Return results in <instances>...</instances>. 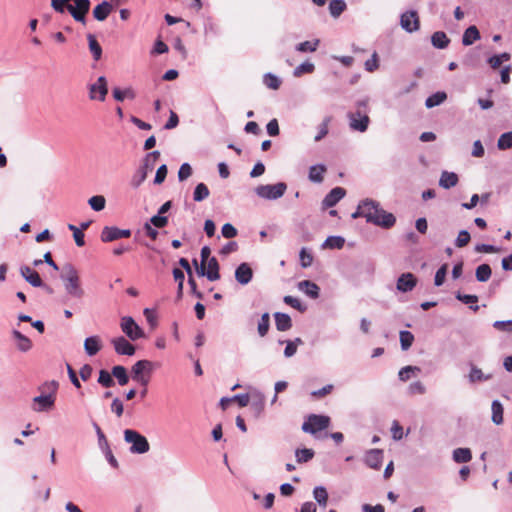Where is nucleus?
Instances as JSON below:
<instances>
[{
    "label": "nucleus",
    "mask_w": 512,
    "mask_h": 512,
    "mask_svg": "<svg viewBox=\"0 0 512 512\" xmlns=\"http://www.w3.org/2000/svg\"><path fill=\"white\" fill-rule=\"evenodd\" d=\"M120 327L122 332L131 341H136L145 336L142 328L135 322V320L131 316L122 317Z\"/></svg>",
    "instance_id": "obj_7"
},
{
    "label": "nucleus",
    "mask_w": 512,
    "mask_h": 512,
    "mask_svg": "<svg viewBox=\"0 0 512 512\" xmlns=\"http://www.w3.org/2000/svg\"><path fill=\"white\" fill-rule=\"evenodd\" d=\"M92 426L96 432L97 438H98V445L103 454L105 455L106 460L108 463L113 467H118V461L114 457L112 450L109 446L108 440L105 436V434L102 432L100 426L96 422H92Z\"/></svg>",
    "instance_id": "obj_8"
},
{
    "label": "nucleus",
    "mask_w": 512,
    "mask_h": 512,
    "mask_svg": "<svg viewBox=\"0 0 512 512\" xmlns=\"http://www.w3.org/2000/svg\"><path fill=\"white\" fill-rule=\"evenodd\" d=\"M299 256H300L301 266L303 268H307L312 265L313 256L310 252H308L306 250V248L301 249Z\"/></svg>",
    "instance_id": "obj_62"
},
{
    "label": "nucleus",
    "mask_w": 512,
    "mask_h": 512,
    "mask_svg": "<svg viewBox=\"0 0 512 512\" xmlns=\"http://www.w3.org/2000/svg\"><path fill=\"white\" fill-rule=\"evenodd\" d=\"M448 265L443 264L435 273L434 284L439 287L443 285L446 275H447Z\"/></svg>",
    "instance_id": "obj_59"
},
{
    "label": "nucleus",
    "mask_w": 512,
    "mask_h": 512,
    "mask_svg": "<svg viewBox=\"0 0 512 512\" xmlns=\"http://www.w3.org/2000/svg\"><path fill=\"white\" fill-rule=\"evenodd\" d=\"M413 341L414 335L410 331L402 330L400 332V344L402 350H408L412 346Z\"/></svg>",
    "instance_id": "obj_52"
},
{
    "label": "nucleus",
    "mask_w": 512,
    "mask_h": 512,
    "mask_svg": "<svg viewBox=\"0 0 512 512\" xmlns=\"http://www.w3.org/2000/svg\"><path fill=\"white\" fill-rule=\"evenodd\" d=\"M315 70V66L313 63L309 62V61H305L303 63H301L300 65H298L294 71H293V76L294 77H300L302 76L303 74H309V73H312L313 71Z\"/></svg>",
    "instance_id": "obj_50"
},
{
    "label": "nucleus",
    "mask_w": 512,
    "mask_h": 512,
    "mask_svg": "<svg viewBox=\"0 0 512 512\" xmlns=\"http://www.w3.org/2000/svg\"><path fill=\"white\" fill-rule=\"evenodd\" d=\"M480 39V32L478 28L474 25L469 26L463 33L462 36V44L464 46H470L475 41Z\"/></svg>",
    "instance_id": "obj_30"
},
{
    "label": "nucleus",
    "mask_w": 512,
    "mask_h": 512,
    "mask_svg": "<svg viewBox=\"0 0 512 512\" xmlns=\"http://www.w3.org/2000/svg\"><path fill=\"white\" fill-rule=\"evenodd\" d=\"M87 39H88L89 50L92 53L94 60H96V61L100 60L101 56H102V48H101L100 44L96 40L95 36L92 34H89L87 36Z\"/></svg>",
    "instance_id": "obj_40"
},
{
    "label": "nucleus",
    "mask_w": 512,
    "mask_h": 512,
    "mask_svg": "<svg viewBox=\"0 0 512 512\" xmlns=\"http://www.w3.org/2000/svg\"><path fill=\"white\" fill-rule=\"evenodd\" d=\"M364 462L372 469H380L383 462V451L381 449H370L365 454Z\"/></svg>",
    "instance_id": "obj_19"
},
{
    "label": "nucleus",
    "mask_w": 512,
    "mask_h": 512,
    "mask_svg": "<svg viewBox=\"0 0 512 512\" xmlns=\"http://www.w3.org/2000/svg\"><path fill=\"white\" fill-rule=\"evenodd\" d=\"M20 274L28 282L32 287H42L44 286V282L41 279L40 275L37 271L33 270L31 267L27 265L20 266Z\"/></svg>",
    "instance_id": "obj_16"
},
{
    "label": "nucleus",
    "mask_w": 512,
    "mask_h": 512,
    "mask_svg": "<svg viewBox=\"0 0 512 512\" xmlns=\"http://www.w3.org/2000/svg\"><path fill=\"white\" fill-rule=\"evenodd\" d=\"M88 203L94 211H102L105 208L106 200L101 195L92 196Z\"/></svg>",
    "instance_id": "obj_53"
},
{
    "label": "nucleus",
    "mask_w": 512,
    "mask_h": 512,
    "mask_svg": "<svg viewBox=\"0 0 512 512\" xmlns=\"http://www.w3.org/2000/svg\"><path fill=\"white\" fill-rule=\"evenodd\" d=\"M275 325L278 331H288L292 327L291 317L282 312L274 313Z\"/></svg>",
    "instance_id": "obj_26"
},
{
    "label": "nucleus",
    "mask_w": 512,
    "mask_h": 512,
    "mask_svg": "<svg viewBox=\"0 0 512 512\" xmlns=\"http://www.w3.org/2000/svg\"><path fill=\"white\" fill-rule=\"evenodd\" d=\"M431 43L437 49H445L449 45L450 39L445 32L436 31L431 36Z\"/></svg>",
    "instance_id": "obj_34"
},
{
    "label": "nucleus",
    "mask_w": 512,
    "mask_h": 512,
    "mask_svg": "<svg viewBox=\"0 0 512 512\" xmlns=\"http://www.w3.org/2000/svg\"><path fill=\"white\" fill-rule=\"evenodd\" d=\"M469 381L471 383L487 381L492 378L491 374H484L481 369L472 365L469 373Z\"/></svg>",
    "instance_id": "obj_39"
},
{
    "label": "nucleus",
    "mask_w": 512,
    "mask_h": 512,
    "mask_svg": "<svg viewBox=\"0 0 512 512\" xmlns=\"http://www.w3.org/2000/svg\"><path fill=\"white\" fill-rule=\"evenodd\" d=\"M193 264L196 266L197 274L201 277L206 276L209 281H217L220 279V266L215 257H211L206 263L208 269L206 270L205 265L198 266L197 259H193Z\"/></svg>",
    "instance_id": "obj_6"
},
{
    "label": "nucleus",
    "mask_w": 512,
    "mask_h": 512,
    "mask_svg": "<svg viewBox=\"0 0 512 512\" xmlns=\"http://www.w3.org/2000/svg\"><path fill=\"white\" fill-rule=\"evenodd\" d=\"M97 382L105 388L113 387L115 385V381L112 376V371L108 372L105 369L100 370Z\"/></svg>",
    "instance_id": "obj_46"
},
{
    "label": "nucleus",
    "mask_w": 512,
    "mask_h": 512,
    "mask_svg": "<svg viewBox=\"0 0 512 512\" xmlns=\"http://www.w3.org/2000/svg\"><path fill=\"white\" fill-rule=\"evenodd\" d=\"M58 387H59L58 382L55 380H52V381L44 382L39 387V390L42 392V394L47 393V394H51L52 396L55 397Z\"/></svg>",
    "instance_id": "obj_54"
},
{
    "label": "nucleus",
    "mask_w": 512,
    "mask_h": 512,
    "mask_svg": "<svg viewBox=\"0 0 512 512\" xmlns=\"http://www.w3.org/2000/svg\"><path fill=\"white\" fill-rule=\"evenodd\" d=\"M458 175L454 172L443 171L439 179V186L444 189H450L457 185Z\"/></svg>",
    "instance_id": "obj_27"
},
{
    "label": "nucleus",
    "mask_w": 512,
    "mask_h": 512,
    "mask_svg": "<svg viewBox=\"0 0 512 512\" xmlns=\"http://www.w3.org/2000/svg\"><path fill=\"white\" fill-rule=\"evenodd\" d=\"M417 284V278L410 272L403 273L399 276L396 283L398 291L407 293L412 291Z\"/></svg>",
    "instance_id": "obj_17"
},
{
    "label": "nucleus",
    "mask_w": 512,
    "mask_h": 512,
    "mask_svg": "<svg viewBox=\"0 0 512 512\" xmlns=\"http://www.w3.org/2000/svg\"><path fill=\"white\" fill-rule=\"evenodd\" d=\"M346 195V190L342 187L333 188L322 200L323 208H331L334 207L344 196Z\"/></svg>",
    "instance_id": "obj_18"
},
{
    "label": "nucleus",
    "mask_w": 512,
    "mask_h": 512,
    "mask_svg": "<svg viewBox=\"0 0 512 512\" xmlns=\"http://www.w3.org/2000/svg\"><path fill=\"white\" fill-rule=\"evenodd\" d=\"M210 191L205 183H198L193 191V200L201 202L208 198Z\"/></svg>",
    "instance_id": "obj_45"
},
{
    "label": "nucleus",
    "mask_w": 512,
    "mask_h": 512,
    "mask_svg": "<svg viewBox=\"0 0 512 512\" xmlns=\"http://www.w3.org/2000/svg\"><path fill=\"white\" fill-rule=\"evenodd\" d=\"M344 0H331L329 3V12L332 17L338 18L346 9Z\"/></svg>",
    "instance_id": "obj_41"
},
{
    "label": "nucleus",
    "mask_w": 512,
    "mask_h": 512,
    "mask_svg": "<svg viewBox=\"0 0 512 512\" xmlns=\"http://www.w3.org/2000/svg\"><path fill=\"white\" fill-rule=\"evenodd\" d=\"M364 207H366V212L368 211L372 217H378L382 210L379 202L369 198L364 200Z\"/></svg>",
    "instance_id": "obj_49"
},
{
    "label": "nucleus",
    "mask_w": 512,
    "mask_h": 512,
    "mask_svg": "<svg viewBox=\"0 0 512 512\" xmlns=\"http://www.w3.org/2000/svg\"><path fill=\"white\" fill-rule=\"evenodd\" d=\"M298 289L312 299H317L320 294L319 286L310 280L300 281L298 283Z\"/></svg>",
    "instance_id": "obj_23"
},
{
    "label": "nucleus",
    "mask_w": 512,
    "mask_h": 512,
    "mask_svg": "<svg viewBox=\"0 0 512 512\" xmlns=\"http://www.w3.org/2000/svg\"><path fill=\"white\" fill-rule=\"evenodd\" d=\"M131 233L130 229H120L116 226H105L101 231L100 238L103 242H112L120 238H129Z\"/></svg>",
    "instance_id": "obj_11"
},
{
    "label": "nucleus",
    "mask_w": 512,
    "mask_h": 512,
    "mask_svg": "<svg viewBox=\"0 0 512 512\" xmlns=\"http://www.w3.org/2000/svg\"><path fill=\"white\" fill-rule=\"evenodd\" d=\"M368 216V223H372L384 229H389L396 223V217L392 213L385 211L383 208L378 217H372L370 214H368Z\"/></svg>",
    "instance_id": "obj_14"
},
{
    "label": "nucleus",
    "mask_w": 512,
    "mask_h": 512,
    "mask_svg": "<svg viewBox=\"0 0 512 512\" xmlns=\"http://www.w3.org/2000/svg\"><path fill=\"white\" fill-rule=\"evenodd\" d=\"M102 348L99 336H89L84 341V350L88 356L96 355Z\"/></svg>",
    "instance_id": "obj_24"
},
{
    "label": "nucleus",
    "mask_w": 512,
    "mask_h": 512,
    "mask_svg": "<svg viewBox=\"0 0 512 512\" xmlns=\"http://www.w3.org/2000/svg\"><path fill=\"white\" fill-rule=\"evenodd\" d=\"M345 239L342 236H328L321 245L322 249H342Z\"/></svg>",
    "instance_id": "obj_36"
},
{
    "label": "nucleus",
    "mask_w": 512,
    "mask_h": 512,
    "mask_svg": "<svg viewBox=\"0 0 512 512\" xmlns=\"http://www.w3.org/2000/svg\"><path fill=\"white\" fill-rule=\"evenodd\" d=\"M349 120V127L353 131L366 132L370 123V118L367 111L357 109L355 112L347 114Z\"/></svg>",
    "instance_id": "obj_5"
},
{
    "label": "nucleus",
    "mask_w": 512,
    "mask_h": 512,
    "mask_svg": "<svg viewBox=\"0 0 512 512\" xmlns=\"http://www.w3.org/2000/svg\"><path fill=\"white\" fill-rule=\"evenodd\" d=\"M493 327L501 332H512V320L495 321Z\"/></svg>",
    "instance_id": "obj_63"
},
{
    "label": "nucleus",
    "mask_w": 512,
    "mask_h": 512,
    "mask_svg": "<svg viewBox=\"0 0 512 512\" xmlns=\"http://www.w3.org/2000/svg\"><path fill=\"white\" fill-rule=\"evenodd\" d=\"M33 410L36 412H43L51 409L55 403V397L51 394H41L33 398Z\"/></svg>",
    "instance_id": "obj_20"
},
{
    "label": "nucleus",
    "mask_w": 512,
    "mask_h": 512,
    "mask_svg": "<svg viewBox=\"0 0 512 512\" xmlns=\"http://www.w3.org/2000/svg\"><path fill=\"white\" fill-rule=\"evenodd\" d=\"M153 169L154 166L152 165V163H149L145 159H143V163L136 170V172L133 174L130 180L131 187L134 189L139 188L142 185V183L146 180L148 173Z\"/></svg>",
    "instance_id": "obj_13"
},
{
    "label": "nucleus",
    "mask_w": 512,
    "mask_h": 512,
    "mask_svg": "<svg viewBox=\"0 0 512 512\" xmlns=\"http://www.w3.org/2000/svg\"><path fill=\"white\" fill-rule=\"evenodd\" d=\"M400 26L408 33L418 31L420 28L418 13L415 10L402 13L400 16Z\"/></svg>",
    "instance_id": "obj_10"
},
{
    "label": "nucleus",
    "mask_w": 512,
    "mask_h": 512,
    "mask_svg": "<svg viewBox=\"0 0 512 512\" xmlns=\"http://www.w3.org/2000/svg\"><path fill=\"white\" fill-rule=\"evenodd\" d=\"M491 420L495 425H501L503 423L504 408L499 400H493L491 404Z\"/></svg>",
    "instance_id": "obj_31"
},
{
    "label": "nucleus",
    "mask_w": 512,
    "mask_h": 512,
    "mask_svg": "<svg viewBox=\"0 0 512 512\" xmlns=\"http://www.w3.org/2000/svg\"><path fill=\"white\" fill-rule=\"evenodd\" d=\"M264 84L268 88L276 90L280 87L281 81L276 75H274L272 73H266L264 75Z\"/></svg>",
    "instance_id": "obj_56"
},
{
    "label": "nucleus",
    "mask_w": 512,
    "mask_h": 512,
    "mask_svg": "<svg viewBox=\"0 0 512 512\" xmlns=\"http://www.w3.org/2000/svg\"><path fill=\"white\" fill-rule=\"evenodd\" d=\"M420 368L417 366H405L400 369L398 376L401 381H407L411 378L412 374L419 372Z\"/></svg>",
    "instance_id": "obj_57"
},
{
    "label": "nucleus",
    "mask_w": 512,
    "mask_h": 512,
    "mask_svg": "<svg viewBox=\"0 0 512 512\" xmlns=\"http://www.w3.org/2000/svg\"><path fill=\"white\" fill-rule=\"evenodd\" d=\"M455 298L464 304H469L470 309H472L474 312L479 310V306L476 304L478 302V296L456 292Z\"/></svg>",
    "instance_id": "obj_37"
},
{
    "label": "nucleus",
    "mask_w": 512,
    "mask_h": 512,
    "mask_svg": "<svg viewBox=\"0 0 512 512\" xmlns=\"http://www.w3.org/2000/svg\"><path fill=\"white\" fill-rule=\"evenodd\" d=\"M320 40L314 39L311 41H304L295 46V50L301 53L315 52L319 47Z\"/></svg>",
    "instance_id": "obj_38"
},
{
    "label": "nucleus",
    "mask_w": 512,
    "mask_h": 512,
    "mask_svg": "<svg viewBox=\"0 0 512 512\" xmlns=\"http://www.w3.org/2000/svg\"><path fill=\"white\" fill-rule=\"evenodd\" d=\"M253 278V270L248 263H241L235 270V279L241 285H247Z\"/></svg>",
    "instance_id": "obj_21"
},
{
    "label": "nucleus",
    "mask_w": 512,
    "mask_h": 512,
    "mask_svg": "<svg viewBox=\"0 0 512 512\" xmlns=\"http://www.w3.org/2000/svg\"><path fill=\"white\" fill-rule=\"evenodd\" d=\"M492 275L491 267L488 264H481L476 268L475 276L479 282H487Z\"/></svg>",
    "instance_id": "obj_44"
},
{
    "label": "nucleus",
    "mask_w": 512,
    "mask_h": 512,
    "mask_svg": "<svg viewBox=\"0 0 512 512\" xmlns=\"http://www.w3.org/2000/svg\"><path fill=\"white\" fill-rule=\"evenodd\" d=\"M447 99V93L444 91H438L428 96L425 100V106L428 109L434 108L441 105Z\"/></svg>",
    "instance_id": "obj_33"
},
{
    "label": "nucleus",
    "mask_w": 512,
    "mask_h": 512,
    "mask_svg": "<svg viewBox=\"0 0 512 512\" xmlns=\"http://www.w3.org/2000/svg\"><path fill=\"white\" fill-rule=\"evenodd\" d=\"M331 121V118L330 117H326L322 123L318 126V133L317 135L315 136L314 140L316 142H319L321 141L324 137H326V135L328 134V127H329V123Z\"/></svg>",
    "instance_id": "obj_55"
},
{
    "label": "nucleus",
    "mask_w": 512,
    "mask_h": 512,
    "mask_svg": "<svg viewBox=\"0 0 512 512\" xmlns=\"http://www.w3.org/2000/svg\"><path fill=\"white\" fill-rule=\"evenodd\" d=\"M470 234L467 230H461L455 240V245L459 248L466 246L470 241Z\"/></svg>",
    "instance_id": "obj_64"
},
{
    "label": "nucleus",
    "mask_w": 512,
    "mask_h": 512,
    "mask_svg": "<svg viewBox=\"0 0 512 512\" xmlns=\"http://www.w3.org/2000/svg\"><path fill=\"white\" fill-rule=\"evenodd\" d=\"M452 459L456 463H468L472 460V452L469 448H456L452 452Z\"/></svg>",
    "instance_id": "obj_32"
},
{
    "label": "nucleus",
    "mask_w": 512,
    "mask_h": 512,
    "mask_svg": "<svg viewBox=\"0 0 512 512\" xmlns=\"http://www.w3.org/2000/svg\"><path fill=\"white\" fill-rule=\"evenodd\" d=\"M153 363L149 360H139L132 366V378H138L145 374H151Z\"/></svg>",
    "instance_id": "obj_22"
},
{
    "label": "nucleus",
    "mask_w": 512,
    "mask_h": 512,
    "mask_svg": "<svg viewBox=\"0 0 512 512\" xmlns=\"http://www.w3.org/2000/svg\"><path fill=\"white\" fill-rule=\"evenodd\" d=\"M13 338L17 342V349L21 352H27L32 348V342L31 340L19 332L18 330L12 331Z\"/></svg>",
    "instance_id": "obj_28"
},
{
    "label": "nucleus",
    "mask_w": 512,
    "mask_h": 512,
    "mask_svg": "<svg viewBox=\"0 0 512 512\" xmlns=\"http://www.w3.org/2000/svg\"><path fill=\"white\" fill-rule=\"evenodd\" d=\"M75 5L68 4L67 10L75 21L86 24V14L88 13L91 2L90 0H75Z\"/></svg>",
    "instance_id": "obj_9"
},
{
    "label": "nucleus",
    "mask_w": 512,
    "mask_h": 512,
    "mask_svg": "<svg viewBox=\"0 0 512 512\" xmlns=\"http://www.w3.org/2000/svg\"><path fill=\"white\" fill-rule=\"evenodd\" d=\"M287 190V184L278 182L276 184L258 185L255 193L258 197L265 200H277L281 198Z\"/></svg>",
    "instance_id": "obj_3"
},
{
    "label": "nucleus",
    "mask_w": 512,
    "mask_h": 512,
    "mask_svg": "<svg viewBox=\"0 0 512 512\" xmlns=\"http://www.w3.org/2000/svg\"><path fill=\"white\" fill-rule=\"evenodd\" d=\"M111 344L118 355L132 356L135 354V346L123 336L112 338Z\"/></svg>",
    "instance_id": "obj_15"
},
{
    "label": "nucleus",
    "mask_w": 512,
    "mask_h": 512,
    "mask_svg": "<svg viewBox=\"0 0 512 512\" xmlns=\"http://www.w3.org/2000/svg\"><path fill=\"white\" fill-rule=\"evenodd\" d=\"M313 496L315 501L321 506L326 507L328 501V493L324 486H316L313 489Z\"/></svg>",
    "instance_id": "obj_42"
},
{
    "label": "nucleus",
    "mask_w": 512,
    "mask_h": 512,
    "mask_svg": "<svg viewBox=\"0 0 512 512\" xmlns=\"http://www.w3.org/2000/svg\"><path fill=\"white\" fill-rule=\"evenodd\" d=\"M330 425V418L325 415L310 414L302 424V430L312 435L325 430Z\"/></svg>",
    "instance_id": "obj_4"
},
{
    "label": "nucleus",
    "mask_w": 512,
    "mask_h": 512,
    "mask_svg": "<svg viewBox=\"0 0 512 512\" xmlns=\"http://www.w3.org/2000/svg\"><path fill=\"white\" fill-rule=\"evenodd\" d=\"M283 301L285 304L293 307L294 309L304 312L306 310V306L301 303L299 299L296 297H293L291 295H287L283 298Z\"/></svg>",
    "instance_id": "obj_58"
},
{
    "label": "nucleus",
    "mask_w": 512,
    "mask_h": 512,
    "mask_svg": "<svg viewBox=\"0 0 512 512\" xmlns=\"http://www.w3.org/2000/svg\"><path fill=\"white\" fill-rule=\"evenodd\" d=\"M112 376L116 378L120 386H124L129 382L127 369L122 365H116L112 368Z\"/></svg>",
    "instance_id": "obj_35"
},
{
    "label": "nucleus",
    "mask_w": 512,
    "mask_h": 512,
    "mask_svg": "<svg viewBox=\"0 0 512 512\" xmlns=\"http://www.w3.org/2000/svg\"><path fill=\"white\" fill-rule=\"evenodd\" d=\"M497 147L499 150H507L512 148V131L505 132L500 135L497 141Z\"/></svg>",
    "instance_id": "obj_51"
},
{
    "label": "nucleus",
    "mask_w": 512,
    "mask_h": 512,
    "mask_svg": "<svg viewBox=\"0 0 512 512\" xmlns=\"http://www.w3.org/2000/svg\"><path fill=\"white\" fill-rule=\"evenodd\" d=\"M112 4L108 1H103L93 9V16L98 21H104L107 19L112 11Z\"/></svg>",
    "instance_id": "obj_25"
},
{
    "label": "nucleus",
    "mask_w": 512,
    "mask_h": 512,
    "mask_svg": "<svg viewBox=\"0 0 512 512\" xmlns=\"http://www.w3.org/2000/svg\"><path fill=\"white\" fill-rule=\"evenodd\" d=\"M59 277L67 297L81 300L85 296L79 271L72 263H65L62 266Z\"/></svg>",
    "instance_id": "obj_1"
},
{
    "label": "nucleus",
    "mask_w": 512,
    "mask_h": 512,
    "mask_svg": "<svg viewBox=\"0 0 512 512\" xmlns=\"http://www.w3.org/2000/svg\"><path fill=\"white\" fill-rule=\"evenodd\" d=\"M192 175V167L189 163H183L178 171V179L180 182L185 181Z\"/></svg>",
    "instance_id": "obj_61"
},
{
    "label": "nucleus",
    "mask_w": 512,
    "mask_h": 512,
    "mask_svg": "<svg viewBox=\"0 0 512 512\" xmlns=\"http://www.w3.org/2000/svg\"><path fill=\"white\" fill-rule=\"evenodd\" d=\"M124 441L131 444L129 451L132 454H144L150 449V444L147 438L136 430H124Z\"/></svg>",
    "instance_id": "obj_2"
},
{
    "label": "nucleus",
    "mask_w": 512,
    "mask_h": 512,
    "mask_svg": "<svg viewBox=\"0 0 512 512\" xmlns=\"http://www.w3.org/2000/svg\"><path fill=\"white\" fill-rule=\"evenodd\" d=\"M113 97L116 101H123L124 99H134L136 97V94L132 88H126L124 90H121L120 88H114L113 89Z\"/></svg>",
    "instance_id": "obj_47"
},
{
    "label": "nucleus",
    "mask_w": 512,
    "mask_h": 512,
    "mask_svg": "<svg viewBox=\"0 0 512 512\" xmlns=\"http://www.w3.org/2000/svg\"><path fill=\"white\" fill-rule=\"evenodd\" d=\"M270 328V315L265 312L261 315V318L257 325V332L260 337H265L268 334Z\"/></svg>",
    "instance_id": "obj_43"
},
{
    "label": "nucleus",
    "mask_w": 512,
    "mask_h": 512,
    "mask_svg": "<svg viewBox=\"0 0 512 512\" xmlns=\"http://www.w3.org/2000/svg\"><path fill=\"white\" fill-rule=\"evenodd\" d=\"M148 223L156 228H164L168 224V217L157 213L150 218Z\"/></svg>",
    "instance_id": "obj_60"
},
{
    "label": "nucleus",
    "mask_w": 512,
    "mask_h": 512,
    "mask_svg": "<svg viewBox=\"0 0 512 512\" xmlns=\"http://www.w3.org/2000/svg\"><path fill=\"white\" fill-rule=\"evenodd\" d=\"M326 167L323 164L312 165L309 168L308 178L313 183H322Z\"/></svg>",
    "instance_id": "obj_29"
},
{
    "label": "nucleus",
    "mask_w": 512,
    "mask_h": 512,
    "mask_svg": "<svg viewBox=\"0 0 512 512\" xmlns=\"http://www.w3.org/2000/svg\"><path fill=\"white\" fill-rule=\"evenodd\" d=\"M314 451L310 448L296 449L295 457L298 463H306L314 457Z\"/></svg>",
    "instance_id": "obj_48"
},
{
    "label": "nucleus",
    "mask_w": 512,
    "mask_h": 512,
    "mask_svg": "<svg viewBox=\"0 0 512 512\" xmlns=\"http://www.w3.org/2000/svg\"><path fill=\"white\" fill-rule=\"evenodd\" d=\"M108 93L107 80L100 76L97 81L89 85V98L91 100L104 101Z\"/></svg>",
    "instance_id": "obj_12"
}]
</instances>
